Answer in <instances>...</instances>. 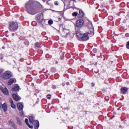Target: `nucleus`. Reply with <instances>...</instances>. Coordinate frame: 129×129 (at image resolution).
<instances>
[{"instance_id": "obj_1", "label": "nucleus", "mask_w": 129, "mask_h": 129, "mask_svg": "<svg viewBox=\"0 0 129 129\" xmlns=\"http://www.w3.org/2000/svg\"><path fill=\"white\" fill-rule=\"evenodd\" d=\"M87 27L88 29V31L87 33L83 34V36L81 38L82 41H87L89 39V37H92L94 35V29H93V26H92V23L89 22L87 24Z\"/></svg>"}, {"instance_id": "obj_2", "label": "nucleus", "mask_w": 129, "mask_h": 129, "mask_svg": "<svg viewBox=\"0 0 129 129\" xmlns=\"http://www.w3.org/2000/svg\"><path fill=\"white\" fill-rule=\"evenodd\" d=\"M25 8L27 10L28 13L31 15H36L39 9L37 6H35L31 2H29L25 5Z\"/></svg>"}, {"instance_id": "obj_3", "label": "nucleus", "mask_w": 129, "mask_h": 129, "mask_svg": "<svg viewBox=\"0 0 129 129\" xmlns=\"http://www.w3.org/2000/svg\"><path fill=\"white\" fill-rule=\"evenodd\" d=\"M9 29L11 32H15L19 29V25L18 22L16 21H12L10 23Z\"/></svg>"}, {"instance_id": "obj_4", "label": "nucleus", "mask_w": 129, "mask_h": 129, "mask_svg": "<svg viewBox=\"0 0 129 129\" xmlns=\"http://www.w3.org/2000/svg\"><path fill=\"white\" fill-rule=\"evenodd\" d=\"M29 120L31 123H36L35 125L34 126L35 129L39 128V126L40 124L39 123L38 120H35V117L33 116H30L29 117Z\"/></svg>"}, {"instance_id": "obj_5", "label": "nucleus", "mask_w": 129, "mask_h": 129, "mask_svg": "<svg viewBox=\"0 0 129 129\" xmlns=\"http://www.w3.org/2000/svg\"><path fill=\"white\" fill-rule=\"evenodd\" d=\"M12 77V72L10 71H6L4 73L2 76V78L5 80L7 79H10Z\"/></svg>"}, {"instance_id": "obj_6", "label": "nucleus", "mask_w": 129, "mask_h": 129, "mask_svg": "<svg viewBox=\"0 0 129 129\" xmlns=\"http://www.w3.org/2000/svg\"><path fill=\"white\" fill-rule=\"evenodd\" d=\"M84 25V21L83 20H78L76 23V26L78 28H81Z\"/></svg>"}, {"instance_id": "obj_7", "label": "nucleus", "mask_w": 129, "mask_h": 129, "mask_svg": "<svg viewBox=\"0 0 129 129\" xmlns=\"http://www.w3.org/2000/svg\"><path fill=\"white\" fill-rule=\"evenodd\" d=\"M37 21L39 24H42L44 22V18L42 14L38 15L36 17Z\"/></svg>"}, {"instance_id": "obj_8", "label": "nucleus", "mask_w": 129, "mask_h": 129, "mask_svg": "<svg viewBox=\"0 0 129 129\" xmlns=\"http://www.w3.org/2000/svg\"><path fill=\"white\" fill-rule=\"evenodd\" d=\"M0 89L3 92V93H4V94H6L7 95H8V94H9V91L8 90V89H7V88H5L4 89V88L2 86H0Z\"/></svg>"}, {"instance_id": "obj_9", "label": "nucleus", "mask_w": 129, "mask_h": 129, "mask_svg": "<svg viewBox=\"0 0 129 129\" xmlns=\"http://www.w3.org/2000/svg\"><path fill=\"white\" fill-rule=\"evenodd\" d=\"M121 90V93H122V94H125V93H126V92H127L128 90V88L124 87H122L120 89Z\"/></svg>"}, {"instance_id": "obj_10", "label": "nucleus", "mask_w": 129, "mask_h": 129, "mask_svg": "<svg viewBox=\"0 0 129 129\" xmlns=\"http://www.w3.org/2000/svg\"><path fill=\"white\" fill-rule=\"evenodd\" d=\"M17 107L19 111H22L23 110V109L24 108V105H23V104L19 103L17 104Z\"/></svg>"}, {"instance_id": "obj_11", "label": "nucleus", "mask_w": 129, "mask_h": 129, "mask_svg": "<svg viewBox=\"0 0 129 129\" xmlns=\"http://www.w3.org/2000/svg\"><path fill=\"white\" fill-rule=\"evenodd\" d=\"M9 102L11 103V106L14 109L16 108V105L14 104V101H13V99H12L11 98H9Z\"/></svg>"}, {"instance_id": "obj_12", "label": "nucleus", "mask_w": 129, "mask_h": 129, "mask_svg": "<svg viewBox=\"0 0 129 129\" xmlns=\"http://www.w3.org/2000/svg\"><path fill=\"white\" fill-rule=\"evenodd\" d=\"M77 36L79 39H82V37L83 36V34L81 33V31H78L77 32Z\"/></svg>"}, {"instance_id": "obj_13", "label": "nucleus", "mask_w": 129, "mask_h": 129, "mask_svg": "<svg viewBox=\"0 0 129 129\" xmlns=\"http://www.w3.org/2000/svg\"><path fill=\"white\" fill-rule=\"evenodd\" d=\"M2 108L4 109L5 112L8 111V107L7 106V103H4L2 105Z\"/></svg>"}, {"instance_id": "obj_14", "label": "nucleus", "mask_w": 129, "mask_h": 129, "mask_svg": "<svg viewBox=\"0 0 129 129\" xmlns=\"http://www.w3.org/2000/svg\"><path fill=\"white\" fill-rule=\"evenodd\" d=\"M14 82H16V79H11L9 80L8 84V85H12L13 83H14Z\"/></svg>"}, {"instance_id": "obj_15", "label": "nucleus", "mask_w": 129, "mask_h": 129, "mask_svg": "<svg viewBox=\"0 0 129 129\" xmlns=\"http://www.w3.org/2000/svg\"><path fill=\"white\" fill-rule=\"evenodd\" d=\"M9 123L10 125H11V126H13L14 128H17V126L16 125V124H15L13 121H10L9 122Z\"/></svg>"}, {"instance_id": "obj_16", "label": "nucleus", "mask_w": 129, "mask_h": 129, "mask_svg": "<svg viewBox=\"0 0 129 129\" xmlns=\"http://www.w3.org/2000/svg\"><path fill=\"white\" fill-rule=\"evenodd\" d=\"M13 97L14 100H16V101H18V100H20L21 99V98H19L17 95L13 94Z\"/></svg>"}, {"instance_id": "obj_17", "label": "nucleus", "mask_w": 129, "mask_h": 129, "mask_svg": "<svg viewBox=\"0 0 129 129\" xmlns=\"http://www.w3.org/2000/svg\"><path fill=\"white\" fill-rule=\"evenodd\" d=\"M25 123H26L27 125L30 128H33V126H31L30 125V124H29V120L28 119H25Z\"/></svg>"}, {"instance_id": "obj_18", "label": "nucleus", "mask_w": 129, "mask_h": 129, "mask_svg": "<svg viewBox=\"0 0 129 129\" xmlns=\"http://www.w3.org/2000/svg\"><path fill=\"white\" fill-rule=\"evenodd\" d=\"M84 16V13H83L82 10H80L79 13V18H83Z\"/></svg>"}, {"instance_id": "obj_19", "label": "nucleus", "mask_w": 129, "mask_h": 129, "mask_svg": "<svg viewBox=\"0 0 129 129\" xmlns=\"http://www.w3.org/2000/svg\"><path fill=\"white\" fill-rule=\"evenodd\" d=\"M17 123L19 124V125H22V122L21 121V119H20V117H17Z\"/></svg>"}, {"instance_id": "obj_20", "label": "nucleus", "mask_w": 129, "mask_h": 129, "mask_svg": "<svg viewBox=\"0 0 129 129\" xmlns=\"http://www.w3.org/2000/svg\"><path fill=\"white\" fill-rule=\"evenodd\" d=\"M19 87L18 86H15L13 88V90L14 91H17V90H19Z\"/></svg>"}, {"instance_id": "obj_21", "label": "nucleus", "mask_w": 129, "mask_h": 129, "mask_svg": "<svg viewBox=\"0 0 129 129\" xmlns=\"http://www.w3.org/2000/svg\"><path fill=\"white\" fill-rule=\"evenodd\" d=\"M77 15H78V12H75L72 14L73 17H76V16H77Z\"/></svg>"}, {"instance_id": "obj_22", "label": "nucleus", "mask_w": 129, "mask_h": 129, "mask_svg": "<svg viewBox=\"0 0 129 129\" xmlns=\"http://www.w3.org/2000/svg\"><path fill=\"white\" fill-rule=\"evenodd\" d=\"M48 24H49V25H52V24H53V21L52 20H49L48 21Z\"/></svg>"}, {"instance_id": "obj_23", "label": "nucleus", "mask_w": 129, "mask_h": 129, "mask_svg": "<svg viewBox=\"0 0 129 129\" xmlns=\"http://www.w3.org/2000/svg\"><path fill=\"white\" fill-rule=\"evenodd\" d=\"M35 47H37V48H40V45L39 44V43H36L35 44Z\"/></svg>"}, {"instance_id": "obj_24", "label": "nucleus", "mask_w": 129, "mask_h": 129, "mask_svg": "<svg viewBox=\"0 0 129 129\" xmlns=\"http://www.w3.org/2000/svg\"><path fill=\"white\" fill-rule=\"evenodd\" d=\"M47 98L48 99H51V95H47Z\"/></svg>"}, {"instance_id": "obj_25", "label": "nucleus", "mask_w": 129, "mask_h": 129, "mask_svg": "<svg viewBox=\"0 0 129 129\" xmlns=\"http://www.w3.org/2000/svg\"><path fill=\"white\" fill-rule=\"evenodd\" d=\"M54 5H55V6H58V5H59V3H58L57 1H55L54 2Z\"/></svg>"}, {"instance_id": "obj_26", "label": "nucleus", "mask_w": 129, "mask_h": 129, "mask_svg": "<svg viewBox=\"0 0 129 129\" xmlns=\"http://www.w3.org/2000/svg\"><path fill=\"white\" fill-rule=\"evenodd\" d=\"M126 48L127 49H129V41L127 42Z\"/></svg>"}, {"instance_id": "obj_27", "label": "nucleus", "mask_w": 129, "mask_h": 129, "mask_svg": "<svg viewBox=\"0 0 129 129\" xmlns=\"http://www.w3.org/2000/svg\"><path fill=\"white\" fill-rule=\"evenodd\" d=\"M93 52H97V49H96V48H94L93 50Z\"/></svg>"}, {"instance_id": "obj_28", "label": "nucleus", "mask_w": 129, "mask_h": 129, "mask_svg": "<svg viewBox=\"0 0 129 129\" xmlns=\"http://www.w3.org/2000/svg\"><path fill=\"white\" fill-rule=\"evenodd\" d=\"M125 37H129V34H128V33H126V34H125Z\"/></svg>"}, {"instance_id": "obj_29", "label": "nucleus", "mask_w": 129, "mask_h": 129, "mask_svg": "<svg viewBox=\"0 0 129 129\" xmlns=\"http://www.w3.org/2000/svg\"><path fill=\"white\" fill-rule=\"evenodd\" d=\"M53 88L54 89H55V88H56V86H53Z\"/></svg>"}, {"instance_id": "obj_30", "label": "nucleus", "mask_w": 129, "mask_h": 129, "mask_svg": "<svg viewBox=\"0 0 129 129\" xmlns=\"http://www.w3.org/2000/svg\"><path fill=\"white\" fill-rule=\"evenodd\" d=\"M92 85L93 87L94 86V85H94V83H92Z\"/></svg>"}, {"instance_id": "obj_31", "label": "nucleus", "mask_w": 129, "mask_h": 129, "mask_svg": "<svg viewBox=\"0 0 129 129\" xmlns=\"http://www.w3.org/2000/svg\"><path fill=\"white\" fill-rule=\"evenodd\" d=\"M67 85H69V82L67 83Z\"/></svg>"}, {"instance_id": "obj_32", "label": "nucleus", "mask_w": 129, "mask_h": 129, "mask_svg": "<svg viewBox=\"0 0 129 129\" xmlns=\"http://www.w3.org/2000/svg\"><path fill=\"white\" fill-rule=\"evenodd\" d=\"M12 36H15V33H12Z\"/></svg>"}, {"instance_id": "obj_33", "label": "nucleus", "mask_w": 129, "mask_h": 129, "mask_svg": "<svg viewBox=\"0 0 129 129\" xmlns=\"http://www.w3.org/2000/svg\"><path fill=\"white\" fill-rule=\"evenodd\" d=\"M64 85H65V84H62V86H64Z\"/></svg>"}, {"instance_id": "obj_34", "label": "nucleus", "mask_w": 129, "mask_h": 129, "mask_svg": "<svg viewBox=\"0 0 129 129\" xmlns=\"http://www.w3.org/2000/svg\"><path fill=\"white\" fill-rule=\"evenodd\" d=\"M22 115H24V113L22 112Z\"/></svg>"}, {"instance_id": "obj_35", "label": "nucleus", "mask_w": 129, "mask_h": 129, "mask_svg": "<svg viewBox=\"0 0 129 129\" xmlns=\"http://www.w3.org/2000/svg\"><path fill=\"white\" fill-rule=\"evenodd\" d=\"M2 48H3V49H5V47H3Z\"/></svg>"}]
</instances>
